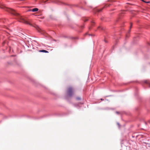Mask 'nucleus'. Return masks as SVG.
<instances>
[{"instance_id": "nucleus-5", "label": "nucleus", "mask_w": 150, "mask_h": 150, "mask_svg": "<svg viewBox=\"0 0 150 150\" xmlns=\"http://www.w3.org/2000/svg\"><path fill=\"white\" fill-rule=\"evenodd\" d=\"M37 30L39 32H40L41 31V29L38 27V28H37Z\"/></svg>"}, {"instance_id": "nucleus-11", "label": "nucleus", "mask_w": 150, "mask_h": 150, "mask_svg": "<svg viewBox=\"0 0 150 150\" xmlns=\"http://www.w3.org/2000/svg\"><path fill=\"white\" fill-rule=\"evenodd\" d=\"M100 28H101V27L100 26H99L98 28V29H99Z\"/></svg>"}, {"instance_id": "nucleus-14", "label": "nucleus", "mask_w": 150, "mask_h": 150, "mask_svg": "<svg viewBox=\"0 0 150 150\" xmlns=\"http://www.w3.org/2000/svg\"><path fill=\"white\" fill-rule=\"evenodd\" d=\"M145 83H147V81H145Z\"/></svg>"}, {"instance_id": "nucleus-3", "label": "nucleus", "mask_w": 150, "mask_h": 150, "mask_svg": "<svg viewBox=\"0 0 150 150\" xmlns=\"http://www.w3.org/2000/svg\"><path fill=\"white\" fill-rule=\"evenodd\" d=\"M38 10V9L37 8H34L30 10L29 11H31L33 12L37 11Z\"/></svg>"}, {"instance_id": "nucleus-6", "label": "nucleus", "mask_w": 150, "mask_h": 150, "mask_svg": "<svg viewBox=\"0 0 150 150\" xmlns=\"http://www.w3.org/2000/svg\"><path fill=\"white\" fill-rule=\"evenodd\" d=\"M76 99L77 100H80L81 99V98L80 97H77L76 98Z\"/></svg>"}, {"instance_id": "nucleus-8", "label": "nucleus", "mask_w": 150, "mask_h": 150, "mask_svg": "<svg viewBox=\"0 0 150 150\" xmlns=\"http://www.w3.org/2000/svg\"><path fill=\"white\" fill-rule=\"evenodd\" d=\"M145 2L146 3H150V1H147V2H146V1H145Z\"/></svg>"}, {"instance_id": "nucleus-12", "label": "nucleus", "mask_w": 150, "mask_h": 150, "mask_svg": "<svg viewBox=\"0 0 150 150\" xmlns=\"http://www.w3.org/2000/svg\"><path fill=\"white\" fill-rule=\"evenodd\" d=\"M132 23H131V25H130V28H131L132 26Z\"/></svg>"}, {"instance_id": "nucleus-10", "label": "nucleus", "mask_w": 150, "mask_h": 150, "mask_svg": "<svg viewBox=\"0 0 150 150\" xmlns=\"http://www.w3.org/2000/svg\"><path fill=\"white\" fill-rule=\"evenodd\" d=\"M148 84L149 86L150 87V83H148Z\"/></svg>"}, {"instance_id": "nucleus-2", "label": "nucleus", "mask_w": 150, "mask_h": 150, "mask_svg": "<svg viewBox=\"0 0 150 150\" xmlns=\"http://www.w3.org/2000/svg\"><path fill=\"white\" fill-rule=\"evenodd\" d=\"M75 90L72 87H69L67 90V95L70 97L72 96L74 94Z\"/></svg>"}, {"instance_id": "nucleus-1", "label": "nucleus", "mask_w": 150, "mask_h": 150, "mask_svg": "<svg viewBox=\"0 0 150 150\" xmlns=\"http://www.w3.org/2000/svg\"><path fill=\"white\" fill-rule=\"evenodd\" d=\"M0 7L2 8L5 9L6 11H7L8 12H10L12 14L17 16V19L18 20L19 22L28 24L31 25H32L29 22L25 21L19 14L16 13L14 10L10 8H6L3 6H0Z\"/></svg>"}, {"instance_id": "nucleus-16", "label": "nucleus", "mask_w": 150, "mask_h": 150, "mask_svg": "<svg viewBox=\"0 0 150 150\" xmlns=\"http://www.w3.org/2000/svg\"><path fill=\"white\" fill-rule=\"evenodd\" d=\"M101 30H103V28H101Z\"/></svg>"}, {"instance_id": "nucleus-13", "label": "nucleus", "mask_w": 150, "mask_h": 150, "mask_svg": "<svg viewBox=\"0 0 150 150\" xmlns=\"http://www.w3.org/2000/svg\"><path fill=\"white\" fill-rule=\"evenodd\" d=\"M87 20H88L87 19H86L85 20H84V21L85 22Z\"/></svg>"}, {"instance_id": "nucleus-9", "label": "nucleus", "mask_w": 150, "mask_h": 150, "mask_svg": "<svg viewBox=\"0 0 150 150\" xmlns=\"http://www.w3.org/2000/svg\"><path fill=\"white\" fill-rule=\"evenodd\" d=\"M48 0H46V1H44L43 0V2H45L46 1H47Z\"/></svg>"}, {"instance_id": "nucleus-7", "label": "nucleus", "mask_w": 150, "mask_h": 150, "mask_svg": "<svg viewBox=\"0 0 150 150\" xmlns=\"http://www.w3.org/2000/svg\"><path fill=\"white\" fill-rule=\"evenodd\" d=\"M116 113L117 114H119L120 113V112L117 111L116 112Z\"/></svg>"}, {"instance_id": "nucleus-15", "label": "nucleus", "mask_w": 150, "mask_h": 150, "mask_svg": "<svg viewBox=\"0 0 150 150\" xmlns=\"http://www.w3.org/2000/svg\"><path fill=\"white\" fill-rule=\"evenodd\" d=\"M101 10H102V9H101V10H99V11H101Z\"/></svg>"}, {"instance_id": "nucleus-4", "label": "nucleus", "mask_w": 150, "mask_h": 150, "mask_svg": "<svg viewBox=\"0 0 150 150\" xmlns=\"http://www.w3.org/2000/svg\"><path fill=\"white\" fill-rule=\"evenodd\" d=\"M39 51V52H40L48 53V51H47L45 50H40Z\"/></svg>"}]
</instances>
